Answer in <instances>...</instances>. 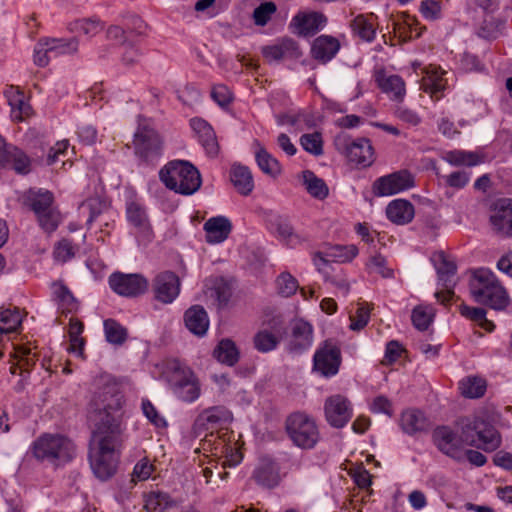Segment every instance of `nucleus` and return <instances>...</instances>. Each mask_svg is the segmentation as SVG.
<instances>
[{
    "label": "nucleus",
    "mask_w": 512,
    "mask_h": 512,
    "mask_svg": "<svg viewBox=\"0 0 512 512\" xmlns=\"http://www.w3.org/2000/svg\"><path fill=\"white\" fill-rule=\"evenodd\" d=\"M123 428L116 418H109L97 425L93 432V443L90 447V464L97 478L106 480L112 477L118 465L116 447L121 441Z\"/></svg>",
    "instance_id": "obj_1"
},
{
    "label": "nucleus",
    "mask_w": 512,
    "mask_h": 512,
    "mask_svg": "<svg viewBox=\"0 0 512 512\" xmlns=\"http://www.w3.org/2000/svg\"><path fill=\"white\" fill-rule=\"evenodd\" d=\"M469 291L475 302L495 310H503L509 304V296L492 271L479 268L472 272Z\"/></svg>",
    "instance_id": "obj_2"
},
{
    "label": "nucleus",
    "mask_w": 512,
    "mask_h": 512,
    "mask_svg": "<svg viewBox=\"0 0 512 512\" xmlns=\"http://www.w3.org/2000/svg\"><path fill=\"white\" fill-rule=\"evenodd\" d=\"M458 424L461 428V441L467 446L491 452L501 445L500 433L484 416L465 417Z\"/></svg>",
    "instance_id": "obj_3"
},
{
    "label": "nucleus",
    "mask_w": 512,
    "mask_h": 512,
    "mask_svg": "<svg viewBox=\"0 0 512 512\" xmlns=\"http://www.w3.org/2000/svg\"><path fill=\"white\" fill-rule=\"evenodd\" d=\"M165 186L183 195L195 193L201 186V175L190 162L174 160L169 162L159 173Z\"/></svg>",
    "instance_id": "obj_4"
},
{
    "label": "nucleus",
    "mask_w": 512,
    "mask_h": 512,
    "mask_svg": "<svg viewBox=\"0 0 512 512\" xmlns=\"http://www.w3.org/2000/svg\"><path fill=\"white\" fill-rule=\"evenodd\" d=\"M33 456L41 462L55 465L64 464L72 460L75 453L74 444L67 437L60 434H43L32 444Z\"/></svg>",
    "instance_id": "obj_5"
},
{
    "label": "nucleus",
    "mask_w": 512,
    "mask_h": 512,
    "mask_svg": "<svg viewBox=\"0 0 512 512\" xmlns=\"http://www.w3.org/2000/svg\"><path fill=\"white\" fill-rule=\"evenodd\" d=\"M121 397L118 387L113 383H105L99 387L90 402V411L95 414V427L105 422L109 418H116L122 427L121 414L119 412L121 407Z\"/></svg>",
    "instance_id": "obj_6"
},
{
    "label": "nucleus",
    "mask_w": 512,
    "mask_h": 512,
    "mask_svg": "<svg viewBox=\"0 0 512 512\" xmlns=\"http://www.w3.org/2000/svg\"><path fill=\"white\" fill-rule=\"evenodd\" d=\"M285 427L291 441L300 448L311 449L319 440L320 434L314 419L305 413L289 415Z\"/></svg>",
    "instance_id": "obj_7"
},
{
    "label": "nucleus",
    "mask_w": 512,
    "mask_h": 512,
    "mask_svg": "<svg viewBox=\"0 0 512 512\" xmlns=\"http://www.w3.org/2000/svg\"><path fill=\"white\" fill-rule=\"evenodd\" d=\"M54 196L48 190H30L26 204L36 214L40 226L46 232H53L61 221L60 212L53 206Z\"/></svg>",
    "instance_id": "obj_8"
},
{
    "label": "nucleus",
    "mask_w": 512,
    "mask_h": 512,
    "mask_svg": "<svg viewBox=\"0 0 512 512\" xmlns=\"http://www.w3.org/2000/svg\"><path fill=\"white\" fill-rule=\"evenodd\" d=\"M135 154L146 162L157 159L163 149V141L158 132L146 121H140L134 134Z\"/></svg>",
    "instance_id": "obj_9"
},
{
    "label": "nucleus",
    "mask_w": 512,
    "mask_h": 512,
    "mask_svg": "<svg viewBox=\"0 0 512 512\" xmlns=\"http://www.w3.org/2000/svg\"><path fill=\"white\" fill-rule=\"evenodd\" d=\"M232 420L231 412L224 406H215L203 410L195 419L192 426V434L194 437H200L204 434V444H211L208 436H213V431L221 428L223 425L230 423ZM206 449V447H203Z\"/></svg>",
    "instance_id": "obj_10"
},
{
    "label": "nucleus",
    "mask_w": 512,
    "mask_h": 512,
    "mask_svg": "<svg viewBox=\"0 0 512 512\" xmlns=\"http://www.w3.org/2000/svg\"><path fill=\"white\" fill-rule=\"evenodd\" d=\"M336 149L344 153L350 162L368 167L374 162V149L366 138L352 140L345 133L338 134L334 139Z\"/></svg>",
    "instance_id": "obj_11"
},
{
    "label": "nucleus",
    "mask_w": 512,
    "mask_h": 512,
    "mask_svg": "<svg viewBox=\"0 0 512 512\" xmlns=\"http://www.w3.org/2000/svg\"><path fill=\"white\" fill-rule=\"evenodd\" d=\"M341 361L339 346L328 339L320 344L314 354L313 370L324 377H331L338 373Z\"/></svg>",
    "instance_id": "obj_12"
},
{
    "label": "nucleus",
    "mask_w": 512,
    "mask_h": 512,
    "mask_svg": "<svg viewBox=\"0 0 512 512\" xmlns=\"http://www.w3.org/2000/svg\"><path fill=\"white\" fill-rule=\"evenodd\" d=\"M435 267L439 282L443 287L442 291L435 293V297L441 304L447 305L455 295L453 289L456 284L454 277L457 266L453 261L449 260L443 252H440L436 255Z\"/></svg>",
    "instance_id": "obj_13"
},
{
    "label": "nucleus",
    "mask_w": 512,
    "mask_h": 512,
    "mask_svg": "<svg viewBox=\"0 0 512 512\" xmlns=\"http://www.w3.org/2000/svg\"><path fill=\"white\" fill-rule=\"evenodd\" d=\"M414 186V178L407 170H400L378 178L372 186L373 194L378 197L400 193Z\"/></svg>",
    "instance_id": "obj_14"
},
{
    "label": "nucleus",
    "mask_w": 512,
    "mask_h": 512,
    "mask_svg": "<svg viewBox=\"0 0 512 512\" xmlns=\"http://www.w3.org/2000/svg\"><path fill=\"white\" fill-rule=\"evenodd\" d=\"M111 289L120 296L137 297L148 289V281L141 274L115 272L109 277Z\"/></svg>",
    "instance_id": "obj_15"
},
{
    "label": "nucleus",
    "mask_w": 512,
    "mask_h": 512,
    "mask_svg": "<svg viewBox=\"0 0 512 512\" xmlns=\"http://www.w3.org/2000/svg\"><path fill=\"white\" fill-rule=\"evenodd\" d=\"M313 344V327L303 319L291 322L287 350L292 354H302Z\"/></svg>",
    "instance_id": "obj_16"
},
{
    "label": "nucleus",
    "mask_w": 512,
    "mask_h": 512,
    "mask_svg": "<svg viewBox=\"0 0 512 512\" xmlns=\"http://www.w3.org/2000/svg\"><path fill=\"white\" fill-rule=\"evenodd\" d=\"M324 411L326 420L335 428L344 427L352 417L349 400L340 394L326 399Z\"/></svg>",
    "instance_id": "obj_17"
},
{
    "label": "nucleus",
    "mask_w": 512,
    "mask_h": 512,
    "mask_svg": "<svg viewBox=\"0 0 512 512\" xmlns=\"http://www.w3.org/2000/svg\"><path fill=\"white\" fill-rule=\"evenodd\" d=\"M152 288L156 300L172 303L180 292L179 277L171 271L161 272L154 278Z\"/></svg>",
    "instance_id": "obj_18"
},
{
    "label": "nucleus",
    "mask_w": 512,
    "mask_h": 512,
    "mask_svg": "<svg viewBox=\"0 0 512 512\" xmlns=\"http://www.w3.org/2000/svg\"><path fill=\"white\" fill-rule=\"evenodd\" d=\"M262 55L268 63L286 59H298L302 55L299 44L292 38H282L273 45L262 47Z\"/></svg>",
    "instance_id": "obj_19"
},
{
    "label": "nucleus",
    "mask_w": 512,
    "mask_h": 512,
    "mask_svg": "<svg viewBox=\"0 0 512 512\" xmlns=\"http://www.w3.org/2000/svg\"><path fill=\"white\" fill-rule=\"evenodd\" d=\"M173 388L175 394L185 402H193L200 396L199 381L189 369L174 372Z\"/></svg>",
    "instance_id": "obj_20"
},
{
    "label": "nucleus",
    "mask_w": 512,
    "mask_h": 512,
    "mask_svg": "<svg viewBox=\"0 0 512 512\" xmlns=\"http://www.w3.org/2000/svg\"><path fill=\"white\" fill-rule=\"evenodd\" d=\"M490 222L499 235L512 237V200L504 199L497 202Z\"/></svg>",
    "instance_id": "obj_21"
},
{
    "label": "nucleus",
    "mask_w": 512,
    "mask_h": 512,
    "mask_svg": "<svg viewBox=\"0 0 512 512\" xmlns=\"http://www.w3.org/2000/svg\"><path fill=\"white\" fill-rule=\"evenodd\" d=\"M433 440L440 451L453 458L459 457L461 448L465 445L461 441V435L457 437L447 426L437 427L433 431Z\"/></svg>",
    "instance_id": "obj_22"
},
{
    "label": "nucleus",
    "mask_w": 512,
    "mask_h": 512,
    "mask_svg": "<svg viewBox=\"0 0 512 512\" xmlns=\"http://www.w3.org/2000/svg\"><path fill=\"white\" fill-rule=\"evenodd\" d=\"M190 125L207 155L212 158L216 157L220 147L213 128L201 118L191 119Z\"/></svg>",
    "instance_id": "obj_23"
},
{
    "label": "nucleus",
    "mask_w": 512,
    "mask_h": 512,
    "mask_svg": "<svg viewBox=\"0 0 512 512\" xmlns=\"http://www.w3.org/2000/svg\"><path fill=\"white\" fill-rule=\"evenodd\" d=\"M327 23V17L320 12L298 13L291 24L296 26L299 35L309 36L316 34Z\"/></svg>",
    "instance_id": "obj_24"
},
{
    "label": "nucleus",
    "mask_w": 512,
    "mask_h": 512,
    "mask_svg": "<svg viewBox=\"0 0 512 512\" xmlns=\"http://www.w3.org/2000/svg\"><path fill=\"white\" fill-rule=\"evenodd\" d=\"M340 47L341 44L337 38L331 35H320L313 41L311 54L319 62L327 63L336 56Z\"/></svg>",
    "instance_id": "obj_25"
},
{
    "label": "nucleus",
    "mask_w": 512,
    "mask_h": 512,
    "mask_svg": "<svg viewBox=\"0 0 512 512\" xmlns=\"http://www.w3.org/2000/svg\"><path fill=\"white\" fill-rule=\"evenodd\" d=\"M400 425L402 430L409 435L427 431L431 427L429 419L417 409L404 411L401 415Z\"/></svg>",
    "instance_id": "obj_26"
},
{
    "label": "nucleus",
    "mask_w": 512,
    "mask_h": 512,
    "mask_svg": "<svg viewBox=\"0 0 512 512\" xmlns=\"http://www.w3.org/2000/svg\"><path fill=\"white\" fill-rule=\"evenodd\" d=\"M184 322L187 329L197 336L205 335L209 327L207 312L200 305H194L185 312Z\"/></svg>",
    "instance_id": "obj_27"
},
{
    "label": "nucleus",
    "mask_w": 512,
    "mask_h": 512,
    "mask_svg": "<svg viewBox=\"0 0 512 512\" xmlns=\"http://www.w3.org/2000/svg\"><path fill=\"white\" fill-rule=\"evenodd\" d=\"M231 222L223 216L212 217L204 224L206 241L208 243H220L226 240L231 232Z\"/></svg>",
    "instance_id": "obj_28"
},
{
    "label": "nucleus",
    "mask_w": 512,
    "mask_h": 512,
    "mask_svg": "<svg viewBox=\"0 0 512 512\" xmlns=\"http://www.w3.org/2000/svg\"><path fill=\"white\" fill-rule=\"evenodd\" d=\"M253 479L263 487L273 488L280 481L279 469L273 461L262 459L253 472Z\"/></svg>",
    "instance_id": "obj_29"
},
{
    "label": "nucleus",
    "mask_w": 512,
    "mask_h": 512,
    "mask_svg": "<svg viewBox=\"0 0 512 512\" xmlns=\"http://www.w3.org/2000/svg\"><path fill=\"white\" fill-rule=\"evenodd\" d=\"M414 206L407 200L396 199L388 204L386 215L388 219L397 225H404L414 218Z\"/></svg>",
    "instance_id": "obj_30"
},
{
    "label": "nucleus",
    "mask_w": 512,
    "mask_h": 512,
    "mask_svg": "<svg viewBox=\"0 0 512 512\" xmlns=\"http://www.w3.org/2000/svg\"><path fill=\"white\" fill-rule=\"evenodd\" d=\"M230 179L237 192L248 196L254 189V180L250 169L240 164L231 167Z\"/></svg>",
    "instance_id": "obj_31"
},
{
    "label": "nucleus",
    "mask_w": 512,
    "mask_h": 512,
    "mask_svg": "<svg viewBox=\"0 0 512 512\" xmlns=\"http://www.w3.org/2000/svg\"><path fill=\"white\" fill-rule=\"evenodd\" d=\"M358 253V249L354 245L350 246H335L330 249L328 253L322 255L318 253L315 257V265L321 269L322 266L327 265L330 261L347 262L351 261Z\"/></svg>",
    "instance_id": "obj_32"
},
{
    "label": "nucleus",
    "mask_w": 512,
    "mask_h": 512,
    "mask_svg": "<svg viewBox=\"0 0 512 512\" xmlns=\"http://www.w3.org/2000/svg\"><path fill=\"white\" fill-rule=\"evenodd\" d=\"M301 182L302 185L305 187L307 193L317 199V200H324L329 195V188L325 181L318 177L313 171L311 170H304L301 173Z\"/></svg>",
    "instance_id": "obj_33"
},
{
    "label": "nucleus",
    "mask_w": 512,
    "mask_h": 512,
    "mask_svg": "<svg viewBox=\"0 0 512 512\" xmlns=\"http://www.w3.org/2000/svg\"><path fill=\"white\" fill-rule=\"evenodd\" d=\"M178 505L179 502L172 499L169 494L161 491H152L145 497L144 508L147 512H167Z\"/></svg>",
    "instance_id": "obj_34"
},
{
    "label": "nucleus",
    "mask_w": 512,
    "mask_h": 512,
    "mask_svg": "<svg viewBox=\"0 0 512 512\" xmlns=\"http://www.w3.org/2000/svg\"><path fill=\"white\" fill-rule=\"evenodd\" d=\"M8 103L11 107V118L15 122H21L28 118L32 113V108L26 102L25 96L18 90H11L7 94Z\"/></svg>",
    "instance_id": "obj_35"
},
{
    "label": "nucleus",
    "mask_w": 512,
    "mask_h": 512,
    "mask_svg": "<svg viewBox=\"0 0 512 512\" xmlns=\"http://www.w3.org/2000/svg\"><path fill=\"white\" fill-rule=\"evenodd\" d=\"M376 82L380 89L387 94H392L393 99L401 101L405 95V83L398 75L378 73Z\"/></svg>",
    "instance_id": "obj_36"
},
{
    "label": "nucleus",
    "mask_w": 512,
    "mask_h": 512,
    "mask_svg": "<svg viewBox=\"0 0 512 512\" xmlns=\"http://www.w3.org/2000/svg\"><path fill=\"white\" fill-rule=\"evenodd\" d=\"M442 74L438 69L431 68L426 71L421 80V89L435 99L440 98L446 87V81L442 78Z\"/></svg>",
    "instance_id": "obj_37"
},
{
    "label": "nucleus",
    "mask_w": 512,
    "mask_h": 512,
    "mask_svg": "<svg viewBox=\"0 0 512 512\" xmlns=\"http://www.w3.org/2000/svg\"><path fill=\"white\" fill-rule=\"evenodd\" d=\"M213 356L219 362L233 366L239 360V351L232 340L222 339L214 349Z\"/></svg>",
    "instance_id": "obj_38"
},
{
    "label": "nucleus",
    "mask_w": 512,
    "mask_h": 512,
    "mask_svg": "<svg viewBox=\"0 0 512 512\" xmlns=\"http://www.w3.org/2000/svg\"><path fill=\"white\" fill-rule=\"evenodd\" d=\"M256 162L263 173L275 178L281 173V165L278 160L273 157L268 151L259 147L256 151Z\"/></svg>",
    "instance_id": "obj_39"
},
{
    "label": "nucleus",
    "mask_w": 512,
    "mask_h": 512,
    "mask_svg": "<svg viewBox=\"0 0 512 512\" xmlns=\"http://www.w3.org/2000/svg\"><path fill=\"white\" fill-rule=\"evenodd\" d=\"M104 331L106 340L113 345L124 344L128 337L127 329L114 319L104 321Z\"/></svg>",
    "instance_id": "obj_40"
},
{
    "label": "nucleus",
    "mask_w": 512,
    "mask_h": 512,
    "mask_svg": "<svg viewBox=\"0 0 512 512\" xmlns=\"http://www.w3.org/2000/svg\"><path fill=\"white\" fill-rule=\"evenodd\" d=\"M459 311L463 317L478 323L487 331H492L495 327L493 322L486 318V311L481 307H470L466 304H461Z\"/></svg>",
    "instance_id": "obj_41"
},
{
    "label": "nucleus",
    "mask_w": 512,
    "mask_h": 512,
    "mask_svg": "<svg viewBox=\"0 0 512 512\" xmlns=\"http://www.w3.org/2000/svg\"><path fill=\"white\" fill-rule=\"evenodd\" d=\"M444 159L454 166H475L482 162V158L474 153L462 150H454L446 153Z\"/></svg>",
    "instance_id": "obj_42"
},
{
    "label": "nucleus",
    "mask_w": 512,
    "mask_h": 512,
    "mask_svg": "<svg viewBox=\"0 0 512 512\" xmlns=\"http://www.w3.org/2000/svg\"><path fill=\"white\" fill-rule=\"evenodd\" d=\"M43 41L51 55L73 54L78 50V40L76 38L69 40L52 38Z\"/></svg>",
    "instance_id": "obj_43"
},
{
    "label": "nucleus",
    "mask_w": 512,
    "mask_h": 512,
    "mask_svg": "<svg viewBox=\"0 0 512 512\" xmlns=\"http://www.w3.org/2000/svg\"><path fill=\"white\" fill-rule=\"evenodd\" d=\"M352 31L358 35L362 40L371 42L376 35L374 24L367 19L364 15H358L350 24Z\"/></svg>",
    "instance_id": "obj_44"
},
{
    "label": "nucleus",
    "mask_w": 512,
    "mask_h": 512,
    "mask_svg": "<svg viewBox=\"0 0 512 512\" xmlns=\"http://www.w3.org/2000/svg\"><path fill=\"white\" fill-rule=\"evenodd\" d=\"M280 342V338L267 329L258 331L253 337L254 348L261 353L274 350Z\"/></svg>",
    "instance_id": "obj_45"
},
{
    "label": "nucleus",
    "mask_w": 512,
    "mask_h": 512,
    "mask_svg": "<svg viewBox=\"0 0 512 512\" xmlns=\"http://www.w3.org/2000/svg\"><path fill=\"white\" fill-rule=\"evenodd\" d=\"M460 389L466 398H479L486 391V382L479 377H468L460 382Z\"/></svg>",
    "instance_id": "obj_46"
},
{
    "label": "nucleus",
    "mask_w": 512,
    "mask_h": 512,
    "mask_svg": "<svg viewBox=\"0 0 512 512\" xmlns=\"http://www.w3.org/2000/svg\"><path fill=\"white\" fill-rule=\"evenodd\" d=\"M434 317V309L431 306L418 305L411 315L412 323L418 330H427Z\"/></svg>",
    "instance_id": "obj_47"
},
{
    "label": "nucleus",
    "mask_w": 512,
    "mask_h": 512,
    "mask_svg": "<svg viewBox=\"0 0 512 512\" xmlns=\"http://www.w3.org/2000/svg\"><path fill=\"white\" fill-rule=\"evenodd\" d=\"M277 11V6L272 1L261 3L253 11V21L256 26H265L272 18V15Z\"/></svg>",
    "instance_id": "obj_48"
},
{
    "label": "nucleus",
    "mask_w": 512,
    "mask_h": 512,
    "mask_svg": "<svg viewBox=\"0 0 512 512\" xmlns=\"http://www.w3.org/2000/svg\"><path fill=\"white\" fill-rule=\"evenodd\" d=\"M300 144L305 151L312 155L320 156L323 154V140L319 132L303 134L300 137Z\"/></svg>",
    "instance_id": "obj_49"
},
{
    "label": "nucleus",
    "mask_w": 512,
    "mask_h": 512,
    "mask_svg": "<svg viewBox=\"0 0 512 512\" xmlns=\"http://www.w3.org/2000/svg\"><path fill=\"white\" fill-rule=\"evenodd\" d=\"M278 293L283 297H290L299 288L298 281L290 273L283 272L276 279Z\"/></svg>",
    "instance_id": "obj_50"
},
{
    "label": "nucleus",
    "mask_w": 512,
    "mask_h": 512,
    "mask_svg": "<svg viewBox=\"0 0 512 512\" xmlns=\"http://www.w3.org/2000/svg\"><path fill=\"white\" fill-rule=\"evenodd\" d=\"M53 293L64 310L68 312L76 309V301L67 286L62 283L53 284Z\"/></svg>",
    "instance_id": "obj_51"
},
{
    "label": "nucleus",
    "mask_w": 512,
    "mask_h": 512,
    "mask_svg": "<svg viewBox=\"0 0 512 512\" xmlns=\"http://www.w3.org/2000/svg\"><path fill=\"white\" fill-rule=\"evenodd\" d=\"M21 324V318L17 311L6 309L0 312V333L8 334L16 331Z\"/></svg>",
    "instance_id": "obj_52"
},
{
    "label": "nucleus",
    "mask_w": 512,
    "mask_h": 512,
    "mask_svg": "<svg viewBox=\"0 0 512 512\" xmlns=\"http://www.w3.org/2000/svg\"><path fill=\"white\" fill-rule=\"evenodd\" d=\"M8 167H11L19 174H27L30 171V159L22 150L15 146L12 149Z\"/></svg>",
    "instance_id": "obj_53"
},
{
    "label": "nucleus",
    "mask_w": 512,
    "mask_h": 512,
    "mask_svg": "<svg viewBox=\"0 0 512 512\" xmlns=\"http://www.w3.org/2000/svg\"><path fill=\"white\" fill-rule=\"evenodd\" d=\"M127 218L135 226L141 229L148 227V221L143 208L137 203H130L127 207Z\"/></svg>",
    "instance_id": "obj_54"
},
{
    "label": "nucleus",
    "mask_w": 512,
    "mask_h": 512,
    "mask_svg": "<svg viewBox=\"0 0 512 512\" xmlns=\"http://www.w3.org/2000/svg\"><path fill=\"white\" fill-rule=\"evenodd\" d=\"M370 311H371V307H369L368 304H365V303L359 304V307L356 311V315L350 317V320H351L350 329L353 331H359V330L363 329L369 321Z\"/></svg>",
    "instance_id": "obj_55"
},
{
    "label": "nucleus",
    "mask_w": 512,
    "mask_h": 512,
    "mask_svg": "<svg viewBox=\"0 0 512 512\" xmlns=\"http://www.w3.org/2000/svg\"><path fill=\"white\" fill-rule=\"evenodd\" d=\"M75 256V247L71 241L63 239L57 243L54 249V257L57 261L66 262Z\"/></svg>",
    "instance_id": "obj_56"
},
{
    "label": "nucleus",
    "mask_w": 512,
    "mask_h": 512,
    "mask_svg": "<svg viewBox=\"0 0 512 512\" xmlns=\"http://www.w3.org/2000/svg\"><path fill=\"white\" fill-rule=\"evenodd\" d=\"M212 99L221 107H227L233 100V95L225 85H215L211 91Z\"/></svg>",
    "instance_id": "obj_57"
},
{
    "label": "nucleus",
    "mask_w": 512,
    "mask_h": 512,
    "mask_svg": "<svg viewBox=\"0 0 512 512\" xmlns=\"http://www.w3.org/2000/svg\"><path fill=\"white\" fill-rule=\"evenodd\" d=\"M154 470L153 465L146 459L140 460L134 467L132 473V481H145L147 480Z\"/></svg>",
    "instance_id": "obj_58"
},
{
    "label": "nucleus",
    "mask_w": 512,
    "mask_h": 512,
    "mask_svg": "<svg viewBox=\"0 0 512 512\" xmlns=\"http://www.w3.org/2000/svg\"><path fill=\"white\" fill-rule=\"evenodd\" d=\"M420 11L424 18L428 20H436L440 18L441 6L435 0H425L421 2Z\"/></svg>",
    "instance_id": "obj_59"
},
{
    "label": "nucleus",
    "mask_w": 512,
    "mask_h": 512,
    "mask_svg": "<svg viewBox=\"0 0 512 512\" xmlns=\"http://www.w3.org/2000/svg\"><path fill=\"white\" fill-rule=\"evenodd\" d=\"M142 411L144 415L149 419V421L153 423L155 426H166L165 419L158 414L156 408L149 400L142 401Z\"/></svg>",
    "instance_id": "obj_60"
},
{
    "label": "nucleus",
    "mask_w": 512,
    "mask_h": 512,
    "mask_svg": "<svg viewBox=\"0 0 512 512\" xmlns=\"http://www.w3.org/2000/svg\"><path fill=\"white\" fill-rule=\"evenodd\" d=\"M370 410L373 413H384L388 416L393 414L391 401L383 395H379L373 399L372 403L370 404Z\"/></svg>",
    "instance_id": "obj_61"
},
{
    "label": "nucleus",
    "mask_w": 512,
    "mask_h": 512,
    "mask_svg": "<svg viewBox=\"0 0 512 512\" xmlns=\"http://www.w3.org/2000/svg\"><path fill=\"white\" fill-rule=\"evenodd\" d=\"M369 267L379 273L384 278L393 276V270L386 267V259L381 254H376L370 258Z\"/></svg>",
    "instance_id": "obj_62"
},
{
    "label": "nucleus",
    "mask_w": 512,
    "mask_h": 512,
    "mask_svg": "<svg viewBox=\"0 0 512 512\" xmlns=\"http://www.w3.org/2000/svg\"><path fill=\"white\" fill-rule=\"evenodd\" d=\"M102 25L99 21L97 20H91V19H84V20H81L77 23V29L89 36V37H92L96 34H98L101 30H102Z\"/></svg>",
    "instance_id": "obj_63"
},
{
    "label": "nucleus",
    "mask_w": 512,
    "mask_h": 512,
    "mask_svg": "<svg viewBox=\"0 0 512 512\" xmlns=\"http://www.w3.org/2000/svg\"><path fill=\"white\" fill-rule=\"evenodd\" d=\"M50 56L45 42L40 40L34 50V63L40 67H45L49 63Z\"/></svg>",
    "instance_id": "obj_64"
}]
</instances>
